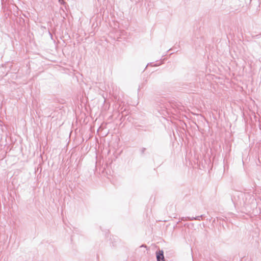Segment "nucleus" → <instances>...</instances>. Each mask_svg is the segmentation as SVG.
Instances as JSON below:
<instances>
[{"mask_svg":"<svg viewBox=\"0 0 261 261\" xmlns=\"http://www.w3.org/2000/svg\"><path fill=\"white\" fill-rule=\"evenodd\" d=\"M157 261H165L164 252L162 250H159L156 252Z\"/></svg>","mask_w":261,"mask_h":261,"instance_id":"7ed1b4c3","label":"nucleus"},{"mask_svg":"<svg viewBox=\"0 0 261 261\" xmlns=\"http://www.w3.org/2000/svg\"><path fill=\"white\" fill-rule=\"evenodd\" d=\"M187 219L188 220L192 221V220H195V217H187Z\"/></svg>","mask_w":261,"mask_h":261,"instance_id":"20e7f679","label":"nucleus"},{"mask_svg":"<svg viewBox=\"0 0 261 261\" xmlns=\"http://www.w3.org/2000/svg\"><path fill=\"white\" fill-rule=\"evenodd\" d=\"M145 148H143L142 149V152L143 153L145 151Z\"/></svg>","mask_w":261,"mask_h":261,"instance_id":"0eeeda50","label":"nucleus"},{"mask_svg":"<svg viewBox=\"0 0 261 261\" xmlns=\"http://www.w3.org/2000/svg\"><path fill=\"white\" fill-rule=\"evenodd\" d=\"M136 0H120L118 5V8L122 12V15H134L135 12V8L132 9V6L133 4H136Z\"/></svg>","mask_w":261,"mask_h":261,"instance_id":"f03ea898","label":"nucleus"},{"mask_svg":"<svg viewBox=\"0 0 261 261\" xmlns=\"http://www.w3.org/2000/svg\"><path fill=\"white\" fill-rule=\"evenodd\" d=\"M231 199L234 204L240 206H248L255 204V198L253 192H236Z\"/></svg>","mask_w":261,"mask_h":261,"instance_id":"f257e3e1","label":"nucleus"},{"mask_svg":"<svg viewBox=\"0 0 261 261\" xmlns=\"http://www.w3.org/2000/svg\"><path fill=\"white\" fill-rule=\"evenodd\" d=\"M59 2L61 4H64L65 3L64 0H59Z\"/></svg>","mask_w":261,"mask_h":261,"instance_id":"423d86ee","label":"nucleus"},{"mask_svg":"<svg viewBox=\"0 0 261 261\" xmlns=\"http://www.w3.org/2000/svg\"><path fill=\"white\" fill-rule=\"evenodd\" d=\"M140 247H146V246L145 245H142L140 246Z\"/></svg>","mask_w":261,"mask_h":261,"instance_id":"6e6552de","label":"nucleus"},{"mask_svg":"<svg viewBox=\"0 0 261 261\" xmlns=\"http://www.w3.org/2000/svg\"><path fill=\"white\" fill-rule=\"evenodd\" d=\"M202 215L195 217V220H200V218H202Z\"/></svg>","mask_w":261,"mask_h":261,"instance_id":"39448f33","label":"nucleus"},{"mask_svg":"<svg viewBox=\"0 0 261 261\" xmlns=\"http://www.w3.org/2000/svg\"><path fill=\"white\" fill-rule=\"evenodd\" d=\"M164 108H166V105H164Z\"/></svg>","mask_w":261,"mask_h":261,"instance_id":"1a4fd4ad","label":"nucleus"}]
</instances>
